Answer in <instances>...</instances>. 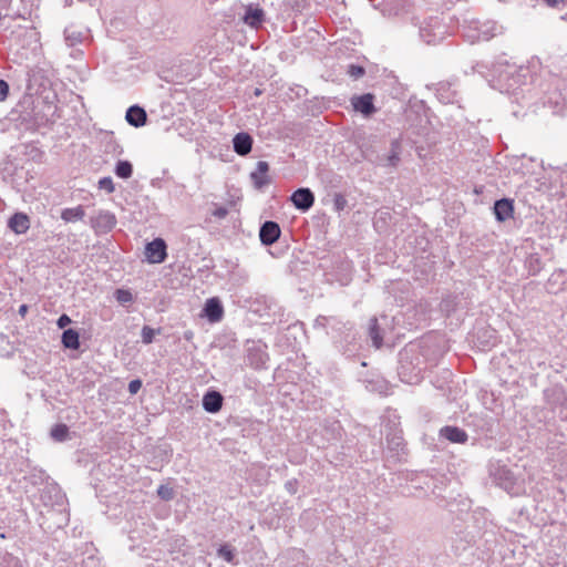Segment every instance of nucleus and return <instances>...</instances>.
I'll return each mask as SVG.
<instances>
[{
  "label": "nucleus",
  "mask_w": 567,
  "mask_h": 567,
  "mask_svg": "<svg viewBox=\"0 0 567 567\" xmlns=\"http://www.w3.org/2000/svg\"><path fill=\"white\" fill-rule=\"evenodd\" d=\"M538 65V60H532L528 65H523L502 58L492 65L477 62L472 66V73H477L486 79L493 89L516 95L517 91L532 80V71Z\"/></svg>",
  "instance_id": "obj_1"
},
{
  "label": "nucleus",
  "mask_w": 567,
  "mask_h": 567,
  "mask_svg": "<svg viewBox=\"0 0 567 567\" xmlns=\"http://www.w3.org/2000/svg\"><path fill=\"white\" fill-rule=\"evenodd\" d=\"M409 22L419 29V37L426 44H437L449 34V28L440 17H429L422 22L415 17H410Z\"/></svg>",
  "instance_id": "obj_2"
},
{
  "label": "nucleus",
  "mask_w": 567,
  "mask_h": 567,
  "mask_svg": "<svg viewBox=\"0 0 567 567\" xmlns=\"http://www.w3.org/2000/svg\"><path fill=\"white\" fill-rule=\"evenodd\" d=\"M40 502L48 509L59 515L58 526L69 523V514L65 511L66 497L60 486L54 483L47 484L40 491Z\"/></svg>",
  "instance_id": "obj_3"
},
{
  "label": "nucleus",
  "mask_w": 567,
  "mask_h": 567,
  "mask_svg": "<svg viewBox=\"0 0 567 567\" xmlns=\"http://www.w3.org/2000/svg\"><path fill=\"white\" fill-rule=\"evenodd\" d=\"M498 27L493 21H481L477 19L464 20L462 34L471 43L488 41L498 32Z\"/></svg>",
  "instance_id": "obj_4"
},
{
  "label": "nucleus",
  "mask_w": 567,
  "mask_h": 567,
  "mask_svg": "<svg viewBox=\"0 0 567 567\" xmlns=\"http://www.w3.org/2000/svg\"><path fill=\"white\" fill-rule=\"evenodd\" d=\"M116 223V216L110 210H99L95 216L90 218V226L97 236L112 231Z\"/></svg>",
  "instance_id": "obj_5"
},
{
  "label": "nucleus",
  "mask_w": 567,
  "mask_h": 567,
  "mask_svg": "<svg viewBox=\"0 0 567 567\" xmlns=\"http://www.w3.org/2000/svg\"><path fill=\"white\" fill-rule=\"evenodd\" d=\"M166 249L167 246L165 240L162 238H155L145 247V255L147 260L152 264H161L165 261L167 257Z\"/></svg>",
  "instance_id": "obj_6"
},
{
  "label": "nucleus",
  "mask_w": 567,
  "mask_h": 567,
  "mask_svg": "<svg viewBox=\"0 0 567 567\" xmlns=\"http://www.w3.org/2000/svg\"><path fill=\"white\" fill-rule=\"evenodd\" d=\"M495 482L498 486L512 495L519 493V486L513 473L506 467H498L494 474Z\"/></svg>",
  "instance_id": "obj_7"
},
{
  "label": "nucleus",
  "mask_w": 567,
  "mask_h": 567,
  "mask_svg": "<svg viewBox=\"0 0 567 567\" xmlns=\"http://www.w3.org/2000/svg\"><path fill=\"white\" fill-rule=\"evenodd\" d=\"M351 105L355 112L361 113L364 117H370L377 112L374 106V95L371 93L352 96Z\"/></svg>",
  "instance_id": "obj_8"
},
{
  "label": "nucleus",
  "mask_w": 567,
  "mask_h": 567,
  "mask_svg": "<svg viewBox=\"0 0 567 567\" xmlns=\"http://www.w3.org/2000/svg\"><path fill=\"white\" fill-rule=\"evenodd\" d=\"M290 200L300 212H308L315 204V195L310 188L301 187L295 190Z\"/></svg>",
  "instance_id": "obj_9"
},
{
  "label": "nucleus",
  "mask_w": 567,
  "mask_h": 567,
  "mask_svg": "<svg viewBox=\"0 0 567 567\" xmlns=\"http://www.w3.org/2000/svg\"><path fill=\"white\" fill-rule=\"evenodd\" d=\"M200 317L207 318L212 323L219 322L224 317V307L217 297L206 300Z\"/></svg>",
  "instance_id": "obj_10"
},
{
  "label": "nucleus",
  "mask_w": 567,
  "mask_h": 567,
  "mask_svg": "<svg viewBox=\"0 0 567 567\" xmlns=\"http://www.w3.org/2000/svg\"><path fill=\"white\" fill-rule=\"evenodd\" d=\"M281 230L276 221H265L259 230V238L262 245L270 246L275 244L280 237Z\"/></svg>",
  "instance_id": "obj_11"
},
{
  "label": "nucleus",
  "mask_w": 567,
  "mask_h": 567,
  "mask_svg": "<svg viewBox=\"0 0 567 567\" xmlns=\"http://www.w3.org/2000/svg\"><path fill=\"white\" fill-rule=\"evenodd\" d=\"M435 95L437 100L443 104L457 103V91L454 85L450 82H440L435 85Z\"/></svg>",
  "instance_id": "obj_12"
},
{
  "label": "nucleus",
  "mask_w": 567,
  "mask_h": 567,
  "mask_svg": "<svg viewBox=\"0 0 567 567\" xmlns=\"http://www.w3.org/2000/svg\"><path fill=\"white\" fill-rule=\"evenodd\" d=\"M243 21L252 29H258L265 22V12L262 9L254 6L246 8Z\"/></svg>",
  "instance_id": "obj_13"
},
{
  "label": "nucleus",
  "mask_w": 567,
  "mask_h": 567,
  "mask_svg": "<svg viewBox=\"0 0 567 567\" xmlns=\"http://www.w3.org/2000/svg\"><path fill=\"white\" fill-rule=\"evenodd\" d=\"M233 147L238 155L245 156L251 151L252 137L246 132L237 133L233 138Z\"/></svg>",
  "instance_id": "obj_14"
},
{
  "label": "nucleus",
  "mask_w": 567,
  "mask_h": 567,
  "mask_svg": "<svg viewBox=\"0 0 567 567\" xmlns=\"http://www.w3.org/2000/svg\"><path fill=\"white\" fill-rule=\"evenodd\" d=\"M440 436L452 443H465L468 440L467 433L457 426L446 425L440 430Z\"/></svg>",
  "instance_id": "obj_15"
},
{
  "label": "nucleus",
  "mask_w": 567,
  "mask_h": 567,
  "mask_svg": "<svg viewBox=\"0 0 567 567\" xmlns=\"http://www.w3.org/2000/svg\"><path fill=\"white\" fill-rule=\"evenodd\" d=\"M513 200L508 198H502L494 203V215L496 220L505 221L513 216Z\"/></svg>",
  "instance_id": "obj_16"
},
{
  "label": "nucleus",
  "mask_w": 567,
  "mask_h": 567,
  "mask_svg": "<svg viewBox=\"0 0 567 567\" xmlns=\"http://www.w3.org/2000/svg\"><path fill=\"white\" fill-rule=\"evenodd\" d=\"M125 120L130 125L134 127H141L145 125L147 121V114L143 107L138 105H132L126 111Z\"/></svg>",
  "instance_id": "obj_17"
},
{
  "label": "nucleus",
  "mask_w": 567,
  "mask_h": 567,
  "mask_svg": "<svg viewBox=\"0 0 567 567\" xmlns=\"http://www.w3.org/2000/svg\"><path fill=\"white\" fill-rule=\"evenodd\" d=\"M224 398L217 391H208L203 398V408L208 413H217L223 406Z\"/></svg>",
  "instance_id": "obj_18"
},
{
  "label": "nucleus",
  "mask_w": 567,
  "mask_h": 567,
  "mask_svg": "<svg viewBox=\"0 0 567 567\" xmlns=\"http://www.w3.org/2000/svg\"><path fill=\"white\" fill-rule=\"evenodd\" d=\"M269 165L265 161L257 162L256 169L250 173V178L257 188H261L269 183Z\"/></svg>",
  "instance_id": "obj_19"
},
{
  "label": "nucleus",
  "mask_w": 567,
  "mask_h": 567,
  "mask_svg": "<svg viewBox=\"0 0 567 567\" xmlns=\"http://www.w3.org/2000/svg\"><path fill=\"white\" fill-rule=\"evenodd\" d=\"M8 226L12 231L21 235L30 228V219L24 213H16L10 217Z\"/></svg>",
  "instance_id": "obj_20"
},
{
  "label": "nucleus",
  "mask_w": 567,
  "mask_h": 567,
  "mask_svg": "<svg viewBox=\"0 0 567 567\" xmlns=\"http://www.w3.org/2000/svg\"><path fill=\"white\" fill-rule=\"evenodd\" d=\"M85 216V210L83 206L79 205L72 208H64L61 212V219L65 223H75L82 220Z\"/></svg>",
  "instance_id": "obj_21"
},
{
  "label": "nucleus",
  "mask_w": 567,
  "mask_h": 567,
  "mask_svg": "<svg viewBox=\"0 0 567 567\" xmlns=\"http://www.w3.org/2000/svg\"><path fill=\"white\" fill-rule=\"evenodd\" d=\"M544 264L542 261V258L539 254L532 252L529 254L525 259V268L528 270V274L532 276H535L539 274V271L543 269Z\"/></svg>",
  "instance_id": "obj_22"
},
{
  "label": "nucleus",
  "mask_w": 567,
  "mask_h": 567,
  "mask_svg": "<svg viewBox=\"0 0 567 567\" xmlns=\"http://www.w3.org/2000/svg\"><path fill=\"white\" fill-rule=\"evenodd\" d=\"M62 344L66 349L76 350L80 348V336L74 329L64 330L62 333Z\"/></svg>",
  "instance_id": "obj_23"
},
{
  "label": "nucleus",
  "mask_w": 567,
  "mask_h": 567,
  "mask_svg": "<svg viewBox=\"0 0 567 567\" xmlns=\"http://www.w3.org/2000/svg\"><path fill=\"white\" fill-rule=\"evenodd\" d=\"M85 33L80 30H75L74 28L70 27L64 30V40L66 45L69 47H75L80 43H82L85 39Z\"/></svg>",
  "instance_id": "obj_24"
},
{
  "label": "nucleus",
  "mask_w": 567,
  "mask_h": 567,
  "mask_svg": "<svg viewBox=\"0 0 567 567\" xmlns=\"http://www.w3.org/2000/svg\"><path fill=\"white\" fill-rule=\"evenodd\" d=\"M566 284V276L563 271H557L553 274L550 279L548 280L547 289L549 292H558L564 289V285Z\"/></svg>",
  "instance_id": "obj_25"
},
{
  "label": "nucleus",
  "mask_w": 567,
  "mask_h": 567,
  "mask_svg": "<svg viewBox=\"0 0 567 567\" xmlns=\"http://www.w3.org/2000/svg\"><path fill=\"white\" fill-rule=\"evenodd\" d=\"M369 336L372 339L373 346L378 349L381 348L383 343V337L380 332L378 319L375 317L370 319Z\"/></svg>",
  "instance_id": "obj_26"
},
{
  "label": "nucleus",
  "mask_w": 567,
  "mask_h": 567,
  "mask_svg": "<svg viewBox=\"0 0 567 567\" xmlns=\"http://www.w3.org/2000/svg\"><path fill=\"white\" fill-rule=\"evenodd\" d=\"M114 173L122 179H127L133 175V165L128 161H118L115 165Z\"/></svg>",
  "instance_id": "obj_27"
},
{
  "label": "nucleus",
  "mask_w": 567,
  "mask_h": 567,
  "mask_svg": "<svg viewBox=\"0 0 567 567\" xmlns=\"http://www.w3.org/2000/svg\"><path fill=\"white\" fill-rule=\"evenodd\" d=\"M51 437L56 442H64L69 437V427L65 424H56L51 430Z\"/></svg>",
  "instance_id": "obj_28"
},
{
  "label": "nucleus",
  "mask_w": 567,
  "mask_h": 567,
  "mask_svg": "<svg viewBox=\"0 0 567 567\" xmlns=\"http://www.w3.org/2000/svg\"><path fill=\"white\" fill-rule=\"evenodd\" d=\"M400 162V143L398 141H393L391 143L390 153L386 158V165L395 167Z\"/></svg>",
  "instance_id": "obj_29"
},
{
  "label": "nucleus",
  "mask_w": 567,
  "mask_h": 567,
  "mask_svg": "<svg viewBox=\"0 0 567 567\" xmlns=\"http://www.w3.org/2000/svg\"><path fill=\"white\" fill-rule=\"evenodd\" d=\"M267 360L268 355L262 351L250 352L249 354L250 364L256 369L265 368Z\"/></svg>",
  "instance_id": "obj_30"
},
{
  "label": "nucleus",
  "mask_w": 567,
  "mask_h": 567,
  "mask_svg": "<svg viewBox=\"0 0 567 567\" xmlns=\"http://www.w3.org/2000/svg\"><path fill=\"white\" fill-rule=\"evenodd\" d=\"M114 297L116 301L123 306L131 303L133 301V295L127 289H116L114 292Z\"/></svg>",
  "instance_id": "obj_31"
},
{
  "label": "nucleus",
  "mask_w": 567,
  "mask_h": 567,
  "mask_svg": "<svg viewBox=\"0 0 567 567\" xmlns=\"http://www.w3.org/2000/svg\"><path fill=\"white\" fill-rule=\"evenodd\" d=\"M159 332H161V329L155 330V329L151 328L150 326H144L142 328V332H141L142 342L144 344H151L154 340L155 334H157Z\"/></svg>",
  "instance_id": "obj_32"
},
{
  "label": "nucleus",
  "mask_w": 567,
  "mask_h": 567,
  "mask_svg": "<svg viewBox=\"0 0 567 567\" xmlns=\"http://www.w3.org/2000/svg\"><path fill=\"white\" fill-rule=\"evenodd\" d=\"M217 555L227 563H233L235 559L234 549L227 544L221 545L217 549Z\"/></svg>",
  "instance_id": "obj_33"
},
{
  "label": "nucleus",
  "mask_w": 567,
  "mask_h": 567,
  "mask_svg": "<svg viewBox=\"0 0 567 567\" xmlns=\"http://www.w3.org/2000/svg\"><path fill=\"white\" fill-rule=\"evenodd\" d=\"M99 188L105 190L107 194L114 193L115 186H114L112 177H110V176L102 177L99 181Z\"/></svg>",
  "instance_id": "obj_34"
},
{
  "label": "nucleus",
  "mask_w": 567,
  "mask_h": 567,
  "mask_svg": "<svg viewBox=\"0 0 567 567\" xmlns=\"http://www.w3.org/2000/svg\"><path fill=\"white\" fill-rule=\"evenodd\" d=\"M157 495L163 501H171L174 498V491L168 485H159L157 488Z\"/></svg>",
  "instance_id": "obj_35"
},
{
  "label": "nucleus",
  "mask_w": 567,
  "mask_h": 567,
  "mask_svg": "<svg viewBox=\"0 0 567 567\" xmlns=\"http://www.w3.org/2000/svg\"><path fill=\"white\" fill-rule=\"evenodd\" d=\"M457 297H449L442 300L441 302V309L445 311L446 313H451L455 311V305L454 301Z\"/></svg>",
  "instance_id": "obj_36"
},
{
  "label": "nucleus",
  "mask_w": 567,
  "mask_h": 567,
  "mask_svg": "<svg viewBox=\"0 0 567 567\" xmlns=\"http://www.w3.org/2000/svg\"><path fill=\"white\" fill-rule=\"evenodd\" d=\"M309 0H287V6L296 12L302 11L308 6Z\"/></svg>",
  "instance_id": "obj_37"
},
{
  "label": "nucleus",
  "mask_w": 567,
  "mask_h": 567,
  "mask_svg": "<svg viewBox=\"0 0 567 567\" xmlns=\"http://www.w3.org/2000/svg\"><path fill=\"white\" fill-rule=\"evenodd\" d=\"M334 321L336 319L332 317L320 316L315 320V328H326L327 326L332 324Z\"/></svg>",
  "instance_id": "obj_38"
},
{
  "label": "nucleus",
  "mask_w": 567,
  "mask_h": 567,
  "mask_svg": "<svg viewBox=\"0 0 567 567\" xmlns=\"http://www.w3.org/2000/svg\"><path fill=\"white\" fill-rule=\"evenodd\" d=\"M348 73H349L350 76H352L354 79H359V78H361L365 73V71L360 65L350 64Z\"/></svg>",
  "instance_id": "obj_39"
},
{
  "label": "nucleus",
  "mask_w": 567,
  "mask_h": 567,
  "mask_svg": "<svg viewBox=\"0 0 567 567\" xmlns=\"http://www.w3.org/2000/svg\"><path fill=\"white\" fill-rule=\"evenodd\" d=\"M347 205L346 198L341 194H336L333 198V206L337 212H341L344 209Z\"/></svg>",
  "instance_id": "obj_40"
},
{
  "label": "nucleus",
  "mask_w": 567,
  "mask_h": 567,
  "mask_svg": "<svg viewBox=\"0 0 567 567\" xmlns=\"http://www.w3.org/2000/svg\"><path fill=\"white\" fill-rule=\"evenodd\" d=\"M9 94V84L4 80H0V102L4 101Z\"/></svg>",
  "instance_id": "obj_41"
},
{
  "label": "nucleus",
  "mask_w": 567,
  "mask_h": 567,
  "mask_svg": "<svg viewBox=\"0 0 567 567\" xmlns=\"http://www.w3.org/2000/svg\"><path fill=\"white\" fill-rule=\"evenodd\" d=\"M141 386H142V381L141 380H138V379L132 380L128 383V391H130L131 394H135V393L138 392Z\"/></svg>",
  "instance_id": "obj_42"
},
{
  "label": "nucleus",
  "mask_w": 567,
  "mask_h": 567,
  "mask_svg": "<svg viewBox=\"0 0 567 567\" xmlns=\"http://www.w3.org/2000/svg\"><path fill=\"white\" fill-rule=\"evenodd\" d=\"M213 215L219 219L225 218L228 215V209L224 206L217 207Z\"/></svg>",
  "instance_id": "obj_43"
},
{
  "label": "nucleus",
  "mask_w": 567,
  "mask_h": 567,
  "mask_svg": "<svg viewBox=\"0 0 567 567\" xmlns=\"http://www.w3.org/2000/svg\"><path fill=\"white\" fill-rule=\"evenodd\" d=\"M71 322V319L68 315H62L59 317L58 319V326L59 328H64L65 326H68L69 323Z\"/></svg>",
  "instance_id": "obj_44"
},
{
  "label": "nucleus",
  "mask_w": 567,
  "mask_h": 567,
  "mask_svg": "<svg viewBox=\"0 0 567 567\" xmlns=\"http://www.w3.org/2000/svg\"><path fill=\"white\" fill-rule=\"evenodd\" d=\"M295 484H296V482H291V481H289V482H287V483H286V487H287V489H288L290 493H295V488H293V485H295Z\"/></svg>",
  "instance_id": "obj_45"
},
{
  "label": "nucleus",
  "mask_w": 567,
  "mask_h": 567,
  "mask_svg": "<svg viewBox=\"0 0 567 567\" xmlns=\"http://www.w3.org/2000/svg\"><path fill=\"white\" fill-rule=\"evenodd\" d=\"M194 336V332L192 330H187L184 332V339L185 340H190Z\"/></svg>",
  "instance_id": "obj_46"
},
{
  "label": "nucleus",
  "mask_w": 567,
  "mask_h": 567,
  "mask_svg": "<svg viewBox=\"0 0 567 567\" xmlns=\"http://www.w3.org/2000/svg\"><path fill=\"white\" fill-rule=\"evenodd\" d=\"M28 311V306L27 305H21L20 308H19V313L24 316Z\"/></svg>",
  "instance_id": "obj_47"
},
{
  "label": "nucleus",
  "mask_w": 567,
  "mask_h": 567,
  "mask_svg": "<svg viewBox=\"0 0 567 567\" xmlns=\"http://www.w3.org/2000/svg\"><path fill=\"white\" fill-rule=\"evenodd\" d=\"M549 7H555L557 4V0H544Z\"/></svg>",
  "instance_id": "obj_48"
},
{
  "label": "nucleus",
  "mask_w": 567,
  "mask_h": 567,
  "mask_svg": "<svg viewBox=\"0 0 567 567\" xmlns=\"http://www.w3.org/2000/svg\"><path fill=\"white\" fill-rule=\"evenodd\" d=\"M260 94H261V90L256 89V90H255V95H256V96H259Z\"/></svg>",
  "instance_id": "obj_49"
},
{
  "label": "nucleus",
  "mask_w": 567,
  "mask_h": 567,
  "mask_svg": "<svg viewBox=\"0 0 567 567\" xmlns=\"http://www.w3.org/2000/svg\"><path fill=\"white\" fill-rule=\"evenodd\" d=\"M75 54H81L80 50H76L75 52L72 53V55L75 56Z\"/></svg>",
  "instance_id": "obj_50"
},
{
  "label": "nucleus",
  "mask_w": 567,
  "mask_h": 567,
  "mask_svg": "<svg viewBox=\"0 0 567 567\" xmlns=\"http://www.w3.org/2000/svg\"><path fill=\"white\" fill-rule=\"evenodd\" d=\"M403 369H404V365L402 364V365H401V371H400V374H401V375L403 374Z\"/></svg>",
  "instance_id": "obj_51"
},
{
  "label": "nucleus",
  "mask_w": 567,
  "mask_h": 567,
  "mask_svg": "<svg viewBox=\"0 0 567 567\" xmlns=\"http://www.w3.org/2000/svg\"><path fill=\"white\" fill-rule=\"evenodd\" d=\"M561 19H563V20H567V13H566V14H564V16H561Z\"/></svg>",
  "instance_id": "obj_52"
}]
</instances>
